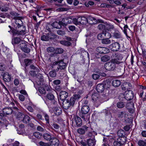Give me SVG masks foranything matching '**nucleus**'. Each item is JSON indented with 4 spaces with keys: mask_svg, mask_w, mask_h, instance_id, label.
Here are the masks:
<instances>
[{
    "mask_svg": "<svg viewBox=\"0 0 146 146\" xmlns=\"http://www.w3.org/2000/svg\"><path fill=\"white\" fill-rule=\"evenodd\" d=\"M8 28H7V30L13 36H23L25 34L26 27L23 25L17 26L13 27V25L8 26Z\"/></svg>",
    "mask_w": 146,
    "mask_h": 146,
    "instance_id": "1",
    "label": "nucleus"
},
{
    "mask_svg": "<svg viewBox=\"0 0 146 146\" xmlns=\"http://www.w3.org/2000/svg\"><path fill=\"white\" fill-rule=\"evenodd\" d=\"M37 85H42L44 87L45 90L47 91H49L51 92L52 90L47 85L45 84V80L44 78L42 75L40 73L37 74Z\"/></svg>",
    "mask_w": 146,
    "mask_h": 146,
    "instance_id": "2",
    "label": "nucleus"
},
{
    "mask_svg": "<svg viewBox=\"0 0 146 146\" xmlns=\"http://www.w3.org/2000/svg\"><path fill=\"white\" fill-rule=\"evenodd\" d=\"M75 103V100L73 98H71L70 99H67L63 101L62 106L65 109H68L70 107L73 106Z\"/></svg>",
    "mask_w": 146,
    "mask_h": 146,
    "instance_id": "3",
    "label": "nucleus"
},
{
    "mask_svg": "<svg viewBox=\"0 0 146 146\" xmlns=\"http://www.w3.org/2000/svg\"><path fill=\"white\" fill-rule=\"evenodd\" d=\"M67 21V18H65L63 19L61 22H60L59 23L57 22L53 23L52 24V26L54 28L60 29L62 25H64L68 24V22L66 21Z\"/></svg>",
    "mask_w": 146,
    "mask_h": 146,
    "instance_id": "4",
    "label": "nucleus"
},
{
    "mask_svg": "<svg viewBox=\"0 0 146 146\" xmlns=\"http://www.w3.org/2000/svg\"><path fill=\"white\" fill-rule=\"evenodd\" d=\"M90 21L87 20V18L84 17H79L77 19H75L74 20V24L77 25L79 24H85Z\"/></svg>",
    "mask_w": 146,
    "mask_h": 146,
    "instance_id": "5",
    "label": "nucleus"
},
{
    "mask_svg": "<svg viewBox=\"0 0 146 146\" xmlns=\"http://www.w3.org/2000/svg\"><path fill=\"white\" fill-rule=\"evenodd\" d=\"M116 64L114 60H111L110 62L106 63L105 65L106 69L109 71H112L114 70L115 68V64Z\"/></svg>",
    "mask_w": 146,
    "mask_h": 146,
    "instance_id": "6",
    "label": "nucleus"
},
{
    "mask_svg": "<svg viewBox=\"0 0 146 146\" xmlns=\"http://www.w3.org/2000/svg\"><path fill=\"white\" fill-rule=\"evenodd\" d=\"M90 108L87 106H84L82 108L81 110V113H82L81 115V116L85 121H86L87 119L86 117H85L84 115H86L88 113L90 110Z\"/></svg>",
    "mask_w": 146,
    "mask_h": 146,
    "instance_id": "7",
    "label": "nucleus"
},
{
    "mask_svg": "<svg viewBox=\"0 0 146 146\" xmlns=\"http://www.w3.org/2000/svg\"><path fill=\"white\" fill-rule=\"evenodd\" d=\"M21 50L25 53H28L31 51L30 49L27 47V43L24 41H22L21 42L19 45Z\"/></svg>",
    "mask_w": 146,
    "mask_h": 146,
    "instance_id": "8",
    "label": "nucleus"
},
{
    "mask_svg": "<svg viewBox=\"0 0 146 146\" xmlns=\"http://www.w3.org/2000/svg\"><path fill=\"white\" fill-rule=\"evenodd\" d=\"M125 98L127 100H131L133 98V94L131 90H126L124 94Z\"/></svg>",
    "mask_w": 146,
    "mask_h": 146,
    "instance_id": "9",
    "label": "nucleus"
},
{
    "mask_svg": "<svg viewBox=\"0 0 146 146\" xmlns=\"http://www.w3.org/2000/svg\"><path fill=\"white\" fill-rule=\"evenodd\" d=\"M110 48L113 51H116L120 49V46L119 44L117 42H115L110 44Z\"/></svg>",
    "mask_w": 146,
    "mask_h": 146,
    "instance_id": "10",
    "label": "nucleus"
},
{
    "mask_svg": "<svg viewBox=\"0 0 146 146\" xmlns=\"http://www.w3.org/2000/svg\"><path fill=\"white\" fill-rule=\"evenodd\" d=\"M53 66L55 65H58L59 66L57 67V69H56V70H58L59 68L61 69H64L65 68L66 63H64L62 61H61L59 62H54L53 63Z\"/></svg>",
    "mask_w": 146,
    "mask_h": 146,
    "instance_id": "11",
    "label": "nucleus"
},
{
    "mask_svg": "<svg viewBox=\"0 0 146 146\" xmlns=\"http://www.w3.org/2000/svg\"><path fill=\"white\" fill-rule=\"evenodd\" d=\"M122 58V57L121 54H115L114 58L112 60H113V61L114 60V62L117 64H119L121 63L120 61L121 60Z\"/></svg>",
    "mask_w": 146,
    "mask_h": 146,
    "instance_id": "12",
    "label": "nucleus"
},
{
    "mask_svg": "<svg viewBox=\"0 0 146 146\" xmlns=\"http://www.w3.org/2000/svg\"><path fill=\"white\" fill-rule=\"evenodd\" d=\"M73 122L75 123L77 126H80L82 124V121L81 119L79 116H75L74 117Z\"/></svg>",
    "mask_w": 146,
    "mask_h": 146,
    "instance_id": "13",
    "label": "nucleus"
},
{
    "mask_svg": "<svg viewBox=\"0 0 146 146\" xmlns=\"http://www.w3.org/2000/svg\"><path fill=\"white\" fill-rule=\"evenodd\" d=\"M1 75L2 76L3 80L5 82H9L11 81V76L8 72H5L1 74Z\"/></svg>",
    "mask_w": 146,
    "mask_h": 146,
    "instance_id": "14",
    "label": "nucleus"
},
{
    "mask_svg": "<svg viewBox=\"0 0 146 146\" xmlns=\"http://www.w3.org/2000/svg\"><path fill=\"white\" fill-rule=\"evenodd\" d=\"M50 145L53 146H58L59 144V140L55 137H52L49 143Z\"/></svg>",
    "mask_w": 146,
    "mask_h": 146,
    "instance_id": "15",
    "label": "nucleus"
},
{
    "mask_svg": "<svg viewBox=\"0 0 146 146\" xmlns=\"http://www.w3.org/2000/svg\"><path fill=\"white\" fill-rule=\"evenodd\" d=\"M68 95V92L65 91H62L60 93L59 98L62 101L65 100Z\"/></svg>",
    "mask_w": 146,
    "mask_h": 146,
    "instance_id": "16",
    "label": "nucleus"
},
{
    "mask_svg": "<svg viewBox=\"0 0 146 146\" xmlns=\"http://www.w3.org/2000/svg\"><path fill=\"white\" fill-rule=\"evenodd\" d=\"M88 127L85 125H84L82 128H79L77 130V132L80 134H84L85 132L88 130Z\"/></svg>",
    "mask_w": 146,
    "mask_h": 146,
    "instance_id": "17",
    "label": "nucleus"
},
{
    "mask_svg": "<svg viewBox=\"0 0 146 146\" xmlns=\"http://www.w3.org/2000/svg\"><path fill=\"white\" fill-rule=\"evenodd\" d=\"M13 111V110L11 108H4L3 109L2 111L3 113L5 115L11 114Z\"/></svg>",
    "mask_w": 146,
    "mask_h": 146,
    "instance_id": "18",
    "label": "nucleus"
},
{
    "mask_svg": "<svg viewBox=\"0 0 146 146\" xmlns=\"http://www.w3.org/2000/svg\"><path fill=\"white\" fill-rule=\"evenodd\" d=\"M33 60L29 59H25L24 60V62L25 64V71L27 72L28 70L27 69V67L28 66L32 64Z\"/></svg>",
    "mask_w": 146,
    "mask_h": 146,
    "instance_id": "19",
    "label": "nucleus"
},
{
    "mask_svg": "<svg viewBox=\"0 0 146 146\" xmlns=\"http://www.w3.org/2000/svg\"><path fill=\"white\" fill-rule=\"evenodd\" d=\"M97 50L99 51V52L102 54H106L108 53L110 51L109 49L104 47H98Z\"/></svg>",
    "mask_w": 146,
    "mask_h": 146,
    "instance_id": "20",
    "label": "nucleus"
},
{
    "mask_svg": "<svg viewBox=\"0 0 146 146\" xmlns=\"http://www.w3.org/2000/svg\"><path fill=\"white\" fill-rule=\"evenodd\" d=\"M22 41V39L20 37H14L12 38V43L13 45H14L19 44Z\"/></svg>",
    "mask_w": 146,
    "mask_h": 146,
    "instance_id": "21",
    "label": "nucleus"
},
{
    "mask_svg": "<svg viewBox=\"0 0 146 146\" xmlns=\"http://www.w3.org/2000/svg\"><path fill=\"white\" fill-rule=\"evenodd\" d=\"M97 91L99 93L103 92L104 89V87L103 84H98L96 87Z\"/></svg>",
    "mask_w": 146,
    "mask_h": 146,
    "instance_id": "22",
    "label": "nucleus"
},
{
    "mask_svg": "<svg viewBox=\"0 0 146 146\" xmlns=\"http://www.w3.org/2000/svg\"><path fill=\"white\" fill-rule=\"evenodd\" d=\"M122 89L123 90H128V89H130L131 84L129 83H124L121 86Z\"/></svg>",
    "mask_w": 146,
    "mask_h": 146,
    "instance_id": "23",
    "label": "nucleus"
},
{
    "mask_svg": "<svg viewBox=\"0 0 146 146\" xmlns=\"http://www.w3.org/2000/svg\"><path fill=\"white\" fill-rule=\"evenodd\" d=\"M20 92L21 94L25 95L27 98H26V100L27 101V102H26V104H29L30 103L31 101L30 98H28V94L26 91L25 90H21L20 91Z\"/></svg>",
    "mask_w": 146,
    "mask_h": 146,
    "instance_id": "24",
    "label": "nucleus"
},
{
    "mask_svg": "<svg viewBox=\"0 0 146 146\" xmlns=\"http://www.w3.org/2000/svg\"><path fill=\"white\" fill-rule=\"evenodd\" d=\"M43 137L45 139L50 141L53 137L52 135L49 133H44L43 135Z\"/></svg>",
    "mask_w": 146,
    "mask_h": 146,
    "instance_id": "25",
    "label": "nucleus"
},
{
    "mask_svg": "<svg viewBox=\"0 0 146 146\" xmlns=\"http://www.w3.org/2000/svg\"><path fill=\"white\" fill-rule=\"evenodd\" d=\"M94 136L93 135V138L92 139H90L87 141V143L89 146H94L96 144V141L94 138Z\"/></svg>",
    "mask_w": 146,
    "mask_h": 146,
    "instance_id": "26",
    "label": "nucleus"
},
{
    "mask_svg": "<svg viewBox=\"0 0 146 146\" xmlns=\"http://www.w3.org/2000/svg\"><path fill=\"white\" fill-rule=\"evenodd\" d=\"M32 135V136H31L30 134L29 135V137L31 139H32V141L35 142V143H36V132H35Z\"/></svg>",
    "mask_w": 146,
    "mask_h": 146,
    "instance_id": "27",
    "label": "nucleus"
},
{
    "mask_svg": "<svg viewBox=\"0 0 146 146\" xmlns=\"http://www.w3.org/2000/svg\"><path fill=\"white\" fill-rule=\"evenodd\" d=\"M54 112L56 115H59L61 113V109L60 107H55L54 109Z\"/></svg>",
    "mask_w": 146,
    "mask_h": 146,
    "instance_id": "28",
    "label": "nucleus"
},
{
    "mask_svg": "<svg viewBox=\"0 0 146 146\" xmlns=\"http://www.w3.org/2000/svg\"><path fill=\"white\" fill-rule=\"evenodd\" d=\"M25 115L23 112L19 111L17 114V117L19 120L22 121Z\"/></svg>",
    "mask_w": 146,
    "mask_h": 146,
    "instance_id": "29",
    "label": "nucleus"
},
{
    "mask_svg": "<svg viewBox=\"0 0 146 146\" xmlns=\"http://www.w3.org/2000/svg\"><path fill=\"white\" fill-rule=\"evenodd\" d=\"M121 84V82L118 80H114L112 82V85L115 87H117L119 86Z\"/></svg>",
    "mask_w": 146,
    "mask_h": 146,
    "instance_id": "30",
    "label": "nucleus"
},
{
    "mask_svg": "<svg viewBox=\"0 0 146 146\" xmlns=\"http://www.w3.org/2000/svg\"><path fill=\"white\" fill-rule=\"evenodd\" d=\"M30 120V117L27 115H25L22 121H23V123H29Z\"/></svg>",
    "mask_w": 146,
    "mask_h": 146,
    "instance_id": "31",
    "label": "nucleus"
},
{
    "mask_svg": "<svg viewBox=\"0 0 146 146\" xmlns=\"http://www.w3.org/2000/svg\"><path fill=\"white\" fill-rule=\"evenodd\" d=\"M113 36L116 38H120L121 37V33L118 31H115L113 33Z\"/></svg>",
    "mask_w": 146,
    "mask_h": 146,
    "instance_id": "32",
    "label": "nucleus"
},
{
    "mask_svg": "<svg viewBox=\"0 0 146 146\" xmlns=\"http://www.w3.org/2000/svg\"><path fill=\"white\" fill-rule=\"evenodd\" d=\"M39 86H40V87L38 88V91L41 94H45L46 93V90L44 87H43L42 85Z\"/></svg>",
    "mask_w": 146,
    "mask_h": 146,
    "instance_id": "33",
    "label": "nucleus"
},
{
    "mask_svg": "<svg viewBox=\"0 0 146 146\" xmlns=\"http://www.w3.org/2000/svg\"><path fill=\"white\" fill-rule=\"evenodd\" d=\"M99 96V95L98 93H94L92 95V100L94 102H95L98 100Z\"/></svg>",
    "mask_w": 146,
    "mask_h": 146,
    "instance_id": "34",
    "label": "nucleus"
},
{
    "mask_svg": "<svg viewBox=\"0 0 146 146\" xmlns=\"http://www.w3.org/2000/svg\"><path fill=\"white\" fill-rule=\"evenodd\" d=\"M138 144L139 146H145L146 145V139L143 141V140H139L138 141Z\"/></svg>",
    "mask_w": 146,
    "mask_h": 146,
    "instance_id": "35",
    "label": "nucleus"
},
{
    "mask_svg": "<svg viewBox=\"0 0 146 146\" xmlns=\"http://www.w3.org/2000/svg\"><path fill=\"white\" fill-rule=\"evenodd\" d=\"M109 2L111 4L114 3L116 4L119 5L121 4L120 0H109Z\"/></svg>",
    "mask_w": 146,
    "mask_h": 146,
    "instance_id": "36",
    "label": "nucleus"
},
{
    "mask_svg": "<svg viewBox=\"0 0 146 146\" xmlns=\"http://www.w3.org/2000/svg\"><path fill=\"white\" fill-rule=\"evenodd\" d=\"M109 2L111 4L114 3L116 4L119 5L121 4L120 0H109Z\"/></svg>",
    "mask_w": 146,
    "mask_h": 146,
    "instance_id": "37",
    "label": "nucleus"
},
{
    "mask_svg": "<svg viewBox=\"0 0 146 146\" xmlns=\"http://www.w3.org/2000/svg\"><path fill=\"white\" fill-rule=\"evenodd\" d=\"M81 55L82 56H85V55H86L88 59H89L90 58L89 54L87 52H86L83 49H82L81 51Z\"/></svg>",
    "mask_w": 146,
    "mask_h": 146,
    "instance_id": "38",
    "label": "nucleus"
},
{
    "mask_svg": "<svg viewBox=\"0 0 146 146\" xmlns=\"http://www.w3.org/2000/svg\"><path fill=\"white\" fill-rule=\"evenodd\" d=\"M63 49L61 48H57L55 49L54 53L57 54H61L63 52Z\"/></svg>",
    "mask_w": 146,
    "mask_h": 146,
    "instance_id": "39",
    "label": "nucleus"
},
{
    "mask_svg": "<svg viewBox=\"0 0 146 146\" xmlns=\"http://www.w3.org/2000/svg\"><path fill=\"white\" fill-rule=\"evenodd\" d=\"M110 56L105 55L101 57V60L102 62H106L110 60Z\"/></svg>",
    "mask_w": 146,
    "mask_h": 146,
    "instance_id": "40",
    "label": "nucleus"
},
{
    "mask_svg": "<svg viewBox=\"0 0 146 146\" xmlns=\"http://www.w3.org/2000/svg\"><path fill=\"white\" fill-rule=\"evenodd\" d=\"M106 28L108 30H111L113 29L114 28V26L110 23L107 24L106 25Z\"/></svg>",
    "mask_w": 146,
    "mask_h": 146,
    "instance_id": "41",
    "label": "nucleus"
},
{
    "mask_svg": "<svg viewBox=\"0 0 146 146\" xmlns=\"http://www.w3.org/2000/svg\"><path fill=\"white\" fill-rule=\"evenodd\" d=\"M108 38L103 39L102 40V42L103 44H108L111 43V41Z\"/></svg>",
    "mask_w": 146,
    "mask_h": 146,
    "instance_id": "42",
    "label": "nucleus"
},
{
    "mask_svg": "<svg viewBox=\"0 0 146 146\" xmlns=\"http://www.w3.org/2000/svg\"><path fill=\"white\" fill-rule=\"evenodd\" d=\"M22 126V127H24V125H19V128H18L17 129V133L19 135H22L24 133L23 131L22 130H21L22 128L20 127H21Z\"/></svg>",
    "mask_w": 146,
    "mask_h": 146,
    "instance_id": "43",
    "label": "nucleus"
},
{
    "mask_svg": "<svg viewBox=\"0 0 146 146\" xmlns=\"http://www.w3.org/2000/svg\"><path fill=\"white\" fill-rule=\"evenodd\" d=\"M60 42L61 44L66 46H69L71 44V43L70 42L66 40L60 41Z\"/></svg>",
    "mask_w": 146,
    "mask_h": 146,
    "instance_id": "44",
    "label": "nucleus"
},
{
    "mask_svg": "<svg viewBox=\"0 0 146 146\" xmlns=\"http://www.w3.org/2000/svg\"><path fill=\"white\" fill-rule=\"evenodd\" d=\"M6 68L4 65L1 64L0 65V74H2L5 73Z\"/></svg>",
    "mask_w": 146,
    "mask_h": 146,
    "instance_id": "45",
    "label": "nucleus"
},
{
    "mask_svg": "<svg viewBox=\"0 0 146 146\" xmlns=\"http://www.w3.org/2000/svg\"><path fill=\"white\" fill-rule=\"evenodd\" d=\"M10 17V15L8 13H4L0 14V17H1L5 18L6 17L8 18Z\"/></svg>",
    "mask_w": 146,
    "mask_h": 146,
    "instance_id": "46",
    "label": "nucleus"
},
{
    "mask_svg": "<svg viewBox=\"0 0 146 146\" xmlns=\"http://www.w3.org/2000/svg\"><path fill=\"white\" fill-rule=\"evenodd\" d=\"M15 24L19 26L23 25V23L21 19H17L15 21Z\"/></svg>",
    "mask_w": 146,
    "mask_h": 146,
    "instance_id": "47",
    "label": "nucleus"
},
{
    "mask_svg": "<svg viewBox=\"0 0 146 146\" xmlns=\"http://www.w3.org/2000/svg\"><path fill=\"white\" fill-rule=\"evenodd\" d=\"M125 106V104L124 103L122 102H118L117 104V107L119 108H122Z\"/></svg>",
    "mask_w": 146,
    "mask_h": 146,
    "instance_id": "48",
    "label": "nucleus"
},
{
    "mask_svg": "<svg viewBox=\"0 0 146 146\" xmlns=\"http://www.w3.org/2000/svg\"><path fill=\"white\" fill-rule=\"evenodd\" d=\"M46 97L48 99L50 100H53L54 98V96L53 95L50 93L48 94Z\"/></svg>",
    "mask_w": 146,
    "mask_h": 146,
    "instance_id": "49",
    "label": "nucleus"
},
{
    "mask_svg": "<svg viewBox=\"0 0 146 146\" xmlns=\"http://www.w3.org/2000/svg\"><path fill=\"white\" fill-rule=\"evenodd\" d=\"M39 143L41 146H50V144L48 143H45L41 141L39 142Z\"/></svg>",
    "mask_w": 146,
    "mask_h": 146,
    "instance_id": "50",
    "label": "nucleus"
},
{
    "mask_svg": "<svg viewBox=\"0 0 146 146\" xmlns=\"http://www.w3.org/2000/svg\"><path fill=\"white\" fill-rule=\"evenodd\" d=\"M103 34H104L106 38H109L111 37V35L110 33L108 32H106L105 33H103Z\"/></svg>",
    "mask_w": 146,
    "mask_h": 146,
    "instance_id": "51",
    "label": "nucleus"
},
{
    "mask_svg": "<svg viewBox=\"0 0 146 146\" xmlns=\"http://www.w3.org/2000/svg\"><path fill=\"white\" fill-rule=\"evenodd\" d=\"M106 28V26L103 24L99 25L98 26V28L102 30H105Z\"/></svg>",
    "mask_w": 146,
    "mask_h": 146,
    "instance_id": "52",
    "label": "nucleus"
},
{
    "mask_svg": "<svg viewBox=\"0 0 146 146\" xmlns=\"http://www.w3.org/2000/svg\"><path fill=\"white\" fill-rule=\"evenodd\" d=\"M9 105L10 106V107L11 108H13V109L14 110H16L17 111H18L19 109L18 108L16 107L15 106V105L14 103L12 102H11L10 104H9Z\"/></svg>",
    "mask_w": 146,
    "mask_h": 146,
    "instance_id": "53",
    "label": "nucleus"
},
{
    "mask_svg": "<svg viewBox=\"0 0 146 146\" xmlns=\"http://www.w3.org/2000/svg\"><path fill=\"white\" fill-rule=\"evenodd\" d=\"M44 116L45 118V120L46 121V123H49V116L46 113H44Z\"/></svg>",
    "mask_w": 146,
    "mask_h": 146,
    "instance_id": "54",
    "label": "nucleus"
},
{
    "mask_svg": "<svg viewBox=\"0 0 146 146\" xmlns=\"http://www.w3.org/2000/svg\"><path fill=\"white\" fill-rule=\"evenodd\" d=\"M123 143L121 142L115 141L113 143L114 146H123Z\"/></svg>",
    "mask_w": 146,
    "mask_h": 146,
    "instance_id": "55",
    "label": "nucleus"
},
{
    "mask_svg": "<svg viewBox=\"0 0 146 146\" xmlns=\"http://www.w3.org/2000/svg\"><path fill=\"white\" fill-rule=\"evenodd\" d=\"M49 37H48L47 36H46L44 35H43L41 38V39L44 41H47L48 40H49Z\"/></svg>",
    "mask_w": 146,
    "mask_h": 146,
    "instance_id": "56",
    "label": "nucleus"
},
{
    "mask_svg": "<svg viewBox=\"0 0 146 146\" xmlns=\"http://www.w3.org/2000/svg\"><path fill=\"white\" fill-rule=\"evenodd\" d=\"M47 50L48 52H54L55 48L53 47H49L47 49Z\"/></svg>",
    "mask_w": 146,
    "mask_h": 146,
    "instance_id": "57",
    "label": "nucleus"
},
{
    "mask_svg": "<svg viewBox=\"0 0 146 146\" xmlns=\"http://www.w3.org/2000/svg\"><path fill=\"white\" fill-rule=\"evenodd\" d=\"M52 126L54 129L57 130H58L60 127L58 124L55 123H54L52 124Z\"/></svg>",
    "mask_w": 146,
    "mask_h": 146,
    "instance_id": "58",
    "label": "nucleus"
},
{
    "mask_svg": "<svg viewBox=\"0 0 146 146\" xmlns=\"http://www.w3.org/2000/svg\"><path fill=\"white\" fill-rule=\"evenodd\" d=\"M50 76L52 77H54L56 76V73L55 72L51 71L49 72Z\"/></svg>",
    "mask_w": 146,
    "mask_h": 146,
    "instance_id": "59",
    "label": "nucleus"
},
{
    "mask_svg": "<svg viewBox=\"0 0 146 146\" xmlns=\"http://www.w3.org/2000/svg\"><path fill=\"white\" fill-rule=\"evenodd\" d=\"M9 9V7L7 6H3L2 7V8L1 9V11L3 12L7 11Z\"/></svg>",
    "mask_w": 146,
    "mask_h": 146,
    "instance_id": "60",
    "label": "nucleus"
},
{
    "mask_svg": "<svg viewBox=\"0 0 146 146\" xmlns=\"http://www.w3.org/2000/svg\"><path fill=\"white\" fill-rule=\"evenodd\" d=\"M92 77L94 80H97L100 78V76L99 74H93Z\"/></svg>",
    "mask_w": 146,
    "mask_h": 146,
    "instance_id": "61",
    "label": "nucleus"
},
{
    "mask_svg": "<svg viewBox=\"0 0 146 146\" xmlns=\"http://www.w3.org/2000/svg\"><path fill=\"white\" fill-rule=\"evenodd\" d=\"M30 74L32 76H36V73L35 71L31 70L29 72Z\"/></svg>",
    "mask_w": 146,
    "mask_h": 146,
    "instance_id": "62",
    "label": "nucleus"
},
{
    "mask_svg": "<svg viewBox=\"0 0 146 146\" xmlns=\"http://www.w3.org/2000/svg\"><path fill=\"white\" fill-rule=\"evenodd\" d=\"M48 36L50 39H52L56 37V35L52 33H50L48 35Z\"/></svg>",
    "mask_w": 146,
    "mask_h": 146,
    "instance_id": "63",
    "label": "nucleus"
},
{
    "mask_svg": "<svg viewBox=\"0 0 146 146\" xmlns=\"http://www.w3.org/2000/svg\"><path fill=\"white\" fill-rule=\"evenodd\" d=\"M19 98L20 101L23 102L24 100L25 99V97L23 95L21 94L19 96Z\"/></svg>",
    "mask_w": 146,
    "mask_h": 146,
    "instance_id": "64",
    "label": "nucleus"
}]
</instances>
